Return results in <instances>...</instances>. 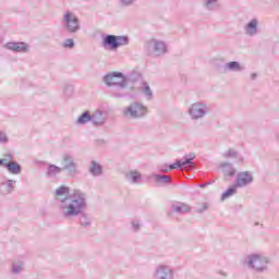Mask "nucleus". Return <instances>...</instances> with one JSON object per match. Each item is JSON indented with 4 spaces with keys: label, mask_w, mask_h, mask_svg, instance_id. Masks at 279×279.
Instances as JSON below:
<instances>
[{
    "label": "nucleus",
    "mask_w": 279,
    "mask_h": 279,
    "mask_svg": "<svg viewBox=\"0 0 279 279\" xmlns=\"http://www.w3.org/2000/svg\"><path fill=\"white\" fill-rule=\"evenodd\" d=\"M144 49L147 51V53H154L155 56H165V53H167V45L165 41H160L154 38L148 39L145 43Z\"/></svg>",
    "instance_id": "obj_6"
},
{
    "label": "nucleus",
    "mask_w": 279,
    "mask_h": 279,
    "mask_svg": "<svg viewBox=\"0 0 279 279\" xmlns=\"http://www.w3.org/2000/svg\"><path fill=\"white\" fill-rule=\"evenodd\" d=\"M4 49L15 51L16 53H27L29 51V44L23 41H10L4 45Z\"/></svg>",
    "instance_id": "obj_11"
},
{
    "label": "nucleus",
    "mask_w": 279,
    "mask_h": 279,
    "mask_svg": "<svg viewBox=\"0 0 279 279\" xmlns=\"http://www.w3.org/2000/svg\"><path fill=\"white\" fill-rule=\"evenodd\" d=\"M86 209H82L78 215L75 217H80V226L83 228H90V225L93 223V220L90 219V216L88 214L84 213Z\"/></svg>",
    "instance_id": "obj_18"
},
{
    "label": "nucleus",
    "mask_w": 279,
    "mask_h": 279,
    "mask_svg": "<svg viewBox=\"0 0 279 279\" xmlns=\"http://www.w3.org/2000/svg\"><path fill=\"white\" fill-rule=\"evenodd\" d=\"M195 158V153H190L189 155L184 156L183 159V165H189L191 167V169H193L195 167V162H193V159Z\"/></svg>",
    "instance_id": "obj_30"
},
{
    "label": "nucleus",
    "mask_w": 279,
    "mask_h": 279,
    "mask_svg": "<svg viewBox=\"0 0 279 279\" xmlns=\"http://www.w3.org/2000/svg\"><path fill=\"white\" fill-rule=\"evenodd\" d=\"M187 112L193 121L204 119L208 114V105L202 101L194 102L190 106Z\"/></svg>",
    "instance_id": "obj_7"
},
{
    "label": "nucleus",
    "mask_w": 279,
    "mask_h": 279,
    "mask_svg": "<svg viewBox=\"0 0 279 279\" xmlns=\"http://www.w3.org/2000/svg\"><path fill=\"white\" fill-rule=\"evenodd\" d=\"M141 90L148 101H151V99H154V92L151 90V87H149V84L144 83Z\"/></svg>",
    "instance_id": "obj_28"
},
{
    "label": "nucleus",
    "mask_w": 279,
    "mask_h": 279,
    "mask_svg": "<svg viewBox=\"0 0 279 279\" xmlns=\"http://www.w3.org/2000/svg\"><path fill=\"white\" fill-rule=\"evenodd\" d=\"M204 8H206V10H219L220 5H219V0H204L203 2Z\"/></svg>",
    "instance_id": "obj_27"
},
{
    "label": "nucleus",
    "mask_w": 279,
    "mask_h": 279,
    "mask_svg": "<svg viewBox=\"0 0 279 279\" xmlns=\"http://www.w3.org/2000/svg\"><path fill=\"white\" fill-rule=\"evenodd\" d=\"M63 47H65V49H73V47H75V41L71 38L65 39Z\"/></svg>",
    "instance_id": "obj_35"
},
{
    "label": "nucleus",
    "mask_w": 279,
    "mask_h": 279,
    "mask_svg": "<svg viewBox=\"0 0 279 279\" xmlns=\"http://www.w3.org/2000/svg\"><path fill=\"white\" fill-rule=\"evenodd\" d=\"M151 178L158 183V184H171V177L166 174H153Z\"/></svg>",
    "instance_id": "obj_24"
},
{
    "label": "nucleus",
    "mask_w": 279,
    "mask_h": 279,
    "mask_svg": "<svg viewBox=\"0 0 279 279\" xmlns=\"http://www.w3.org/2000/svg\"><path fill=\"white\" fill-rule=\"evenodd\" d=\"M92 119L90 111H85L77 118L76 125H86V123H90Z\"/></svg>",
    "instance_id": "obj_22"
},
{
    "label": "nucleus",
    "mask_w": 279,
    "mask_h": 279,
    "mask_svg": "<svg viewBox=\"0 0 279 279\" xmlns=\"http://www.w3.org/2000/svg\"><path fill=\"white\" fill-rule=\"evenodd\" d=\"M102 47H109L111 51L117 49V35H106L102 38Z\"/></svg>",
    "instance_id": "obj_15"
},
{
    "label": "nucleus",
    "mask_w": 279,
    "mask_h": 279,
    "mask_svg": "<svg viewBox=\"0 0 279 279\" xmlns=\"http://www.w3.org/2000/svg\"><path fill=\"white\" fill-rule=\"evenodd\" d=\"M92 123L95 128H101V125L106 124V116L104 111H96L92 114Z\"/></svg>",
    "instance_id": "obj_13"
},
{
    "label": "nucleus",
    "mask_w": 279,
    "mask_h": 279,
    "mask_svg": "<svg viewBox=\"0 0 279 279\" xmlns=\"http://www.w3.org/2000/svg\"><path fill=\"white\" fill-rule=\"evenodd\" d=\"M116 49H119V47H125L128 45H130V37H128V35H121V36H117L116 35Z\"/></svg>",
    "instance_id": "obj_25"
},
{
    "label": "nucleus",
    "mask_w": 279,
    "mask_h": 279,
    "mask_svg": "<svg viewBox=\"0 0 279 279\" xmlns=\"http://www.w3.org/2000/svg\"><path fill=\"white\" fill-rule=\"evenodd\" d=\"M119 1L123 8H130V5H134V3L136 2V0H119Z\"/></svg>",
    "instance_id": "obj_36"
},
{
    "label": "nucleus",
    "mask_w": 279,
    "mask_h": 279,
    "mask_svg": "<svg viewBox=\"0 0 279 279\" xmlns=\"http://www.w3.org/2000/svg\"><path fill=\"white\" fill-rule=\"evenodd\" d=\"M172 210L178 215H184L186 213H191V206L185 203H177V204H172Z\"/></svg>",
    "instance_id": "obj_17"
},
{
    "label": "nucleus",
    "mask_w": 279,
    "mask_h": 279,
    "mask_svg": "<svg viewBox=\"0 0 279 279\" xmlns=\"http://www.w3.org/2000/svg\"><path fill=\"white\" fill-rule=\"evenodd\" d=\"M62 27L66 34H77L81 29L80 19L77 15L68 11L62 19Z\"/></svg>",
    "instance_id": "obj_5"
},
{
    "label": "nucleus",
    "mask_w": 279,
    "mask_h": 279,
    "mask_svg": "<svg viewBox=\"0 0 279 279\" xmlns=\"http://www.w3.org/2000/svg\"><path fill=\"white\" fill-rule=\"evenodd\" d=\"M104 84L109 88H118V90H123L128 88V77L122 72H109L102 77Z\"/></svg>",
    "instance_id": "obj_3"
},
{
    "label": "nucleus",
    "mask_w": 279,
    "mask_h": 279,
    "mask_svg": "<svg viewBox=\"0 0 279 279\" xmlns=\"http://www.w3.org/2000/svg\"><path fill=\"white\" fill-rule=\"evenodd\" d=\"M236 189H239V187L234 183L225 193H222L221 199H228V197H232V195H236Z\"/></svg>",
    "instance_id": "obj_29"
},
{
    "label": "nucleus",
    "mask_w": 279,
    "mask_h": 279,
    "mask_svg": "<svg viewBox=\"0 0 279 279\" xmlns=\"http://www.w3.org/2000/svg\"><path fill=\"white\" fill-rule=\"evenodd\" d=\"M255 226H260V223L259 222H255Z\"/></svg>",
    "instance_id": "obj_47"
},
{
    "label": "nucleus",
    "mask_w": 279,
    "mask_h": 279,
    "mask_svg": "<svg viewBox=\"0 0 279 279\" xmlns=\"http://www.w3.org/2000/svg\"><path fill=\"white\" fill-rule=\"evenodd\" d=\"M239 153L233 148H230L227 153H225V158H238Z\"/></svg>",
    "instance_id": "obj_34"
},
{
    "label": "nucleus",
    "mask_w": 279,
    "mask_h": 279,
    "mask_svg": "<svg viewBox=\"0 0 279 279\" xmlns=\"http://www.w3.org/2000/svg\"><path fill=\"white\" fill-rule=\"evenodd\" d=\"M269 263H271L269 257L260 254H251L244 259V265L248 269H253L256 274H266V271H269Z\"/></svg>",
    "instance_id": "obj_2"
},
{
    "label": "nucleus",
    "mask_w": 279,
    "mask_h": 279,
    "mask_svg": "<svg viewBox=\"0 0 279 279\" xmlns=\"http://www.w3.org/2000/svg\"><path fill=\"white\" fill-rule=\"evenodd\" d=\"M125 178L131 184H138L141 182V172L138 171H130L125 174Z\"/></svg>",
    "instance_id": "obj_23"
},
{
    "label": "nucleus",
    "mask_w": 279,
    "mask_h": 279,
    "mask_svg": "<svg viewBox=\"0 0 279 279\" xmlns=\"http://www.w3.org/2000/svg\"><path fill=\"white\" fill-rule=\"evenodd\" d=\"M163 173H169V170H163Z\"/></svg>",
    "instance_id": "obj_46"
},
{
    "label": "nucleus",
    "mask_w": 279,
    "mask_h": 279,
    "mask_svg": "<svg viewBox=\"0 0 279 279\" xmlns=\"http://www.w3.org/2000/svg\"><path fill=\"white\" fill-rule=\"evenodd\" d=\"M0 143H8V135L3 132H0Z\"/></svg>",
    "instance_id": "obj_38"
},
{
    "label": "nucleus",
    "mask_w": 279,
    "mask_h": 279,
    "mask_svg": "<svg viewBox=\"0 0 279 279\" xmlns=\"http://www.w3.org/2000/svg\"><path fill=\"white\" fill-rule=\"evenodd\" d=\"M208 208V203H203L201 208L197 209V213L202 214Z\"/></svg>",
    "instance_id": "obj_40"
},
{
    "label": "nucleus",
    "mask_w": 279,
    "mask_h": 279,
    "mask_svg": "<svg viewBox=\"0 0 279 279\" xmlns=\"http://www.w3.org/2000/svg\"><path fill=\"white\" fill-rule=\"evenodd\" d=\"M14 184H16V181L14 180H8L5 183H2L0 186V193L2 195H10L14 191Z\"/></svg>",
    "instance_id": "obj_19"
},
{
    "label": "nucleus",
    "mask_w": 279,
    "mask_h": 279,
    "mask_svg": "<svg viewBox=\"0 0 279 279\" xmlns=\"http://www.w3.org/2000/svg\"><path fill=\"white\" fill-rule=\"evenodd\" d=\"M114 97H123L121 94H113Z\"/></svg>",
    "instance_id": "obj_44"
},
{
    "label": "nucleus",
    "mask_w": 279,
    "mask_h": 279,
    "mask_svg": "<svg viewBox=\"0 0 279 279\" xmlns=\"http://www.w3.org/2000/svg\"><path fill=\"white\" fill-rule=\"evenodd\" d=\"M88 171L92 175H94V178H99V175H104V167L95 160L90 161Z\"/></svg>",
    "instance_id": "obj_14"
},
{
    "label": "nucleus",
    "mask_w": 279,
    "mask_h": 279,
    "mask_svg": "<svg viewBox=\"0 0 279 279\" xmlns=\"http://www.w3.org/2000/svg\"><path fill=\"white\" fill-rule=\"evenodd\" d=\"M58 173H62V168L56 166V165H49L46 175H48V178H56V175H58Z\"/></svg>",
    "instance_id": "obj_26"
},
{
    "label": "nucleus",
    "mask_w": 279,
    "mask_h": 279,
    "mask_svg": "<svg viewBox=\"0 0 279 279\" xmlns=\"http://www.w3.org/2000/svg\"><path fill=\"white\" fill-rule=\"evenodd\" d=\"M225 71H231L233 73H239L243 71V66H241V63L239 61H231L227 64H225Z\"/></svg>",
    "instance_id": "obj_20"
},
{
    "label": "nucleus",
    "mask_w": 279,
    "mask_h": 279,
    "mask_svg": "<svg viewBox=\"0 0 279 279\" xmlns=\"http://www.w3.org/2000/svg\"><path fill=\"white\" fill-rule=\"evenodd\" d=\"M0 167H3V158H0Z\"/></svg>",
    "instance_id": "obj_45"
},
{
    "label": "nucleus",
    "mask_w": 279,
    "mask_h": 279,
    "mask_svg": "<svg viewBox=\"0 0 279 279\" xmlns=\"http://www.w3.org/2000/svg\"><path fill=\"white\" fill-rule=\"evenodd\" d=\"M220 168L222 169L225 178H234V175H236V169H234L230 162H222Z\"/></svg>",
    "instance_id": "obj_16"
},
{
    "label": "nucleus",
    "mask_w": 279,
    "mask_h": 279,
    "mask_svg": "<svg viewBox=\"0 0 279 279\" xmlns=\"http://www.w3.org/2000/svg\"><path fill=\"white\" fill-rule=\"evenodd\" d=\"M2 161H3L2 167H5V169H8V165H10L11 161L5 160L4 158H2Z\"/></svg>",
    "instance_id": "obj_41"
},
{
    "label": "nucleus",
    "mask_w": 279,
    "mask_h": 279,
    "mask_svg": "<svg viewBox=\"0 0 279 279\" xmlns=\"http://www.w3.org/2000/svg\"><path fill=\"white\" fill-rule=\"evenodd\" d=\"M182 167H185V165L183 159H180L169 166V171H173V169H182Z\"/></svg>",
    "instance_id": "obj_31"
},
{
    "label": "nucleus",
    "mask_w": 279,
    "mask_h": 279,
    "mask_svg": "<svg viewBox=\"0 0 279 279\" xmlns=\"http://www.w3.org/2000/svg\"><path fill=\"white\" fill-rule=\"evenodd\" d=\"M131 226H132L133 232H138V230H141V221L138 220H133L131 222Z\"/></svg>",
    "instance_id": "obj_37"
},
{
    "label": "nucleus",
    "mask_w": 279,
    "mask_h": 279,
    "mask_svg": "<svg viewBox=\"0 0 279 279\" xmlns=\"http://www.w3.org/2000/svg\"><path fill=\"white\" fill-rule=\"evenodd\" d=\"M244 32L246 36H256L258 34V20H251L245 26Z\"/></svg>",
    "instance_id": "obj_12"
},
{
    "label": "nucleus",
    "mask_w": 279,
    "mask_h": 279,
    "mask_svg": "<svg viewBox=\"0 0 279 279\" xmlns=\"http://www.w3.org/2000/svg\"><path fill=\"white\" fill-rule=\"evenodd\" d=\"M61 165H62V171H68L69 175H77L80 173V170H77V163L75 162V159H73V156L65 154L61 158Z\"/></svg>",
    "instance_id": "obj_8"
},
{
    "label": "nucleus",
    "mask_w": 279,
    "mask_h": 279,
    "mask_svg": "<svg viewBox=\"0 0 279 279\" xmlns=\"http://www.w3.org/2000/svg\"><path fill=\"white\" fill-rule=\"evenodd\" d=\"M256 77H258V74H256V73L251 74V80H256Z\"/></svg>",
    "instance_id": "obj_42"
},
{
    "label": "nucleus",
    "mask_w": 279,
    "mask_h": 279,
    "mask_svg": "<svg viewBox=\"0 0 279 279\" xmlns=\"http://www.w3.org/2000/svg\"><path fill=\"white\" fill-rule=\"evenodd\" d=\"M54 197L59 204V209L63 219H75L82 210L88 208V199L85 192L74 190L71 194L69 186L61 185L54 192Z\"/></svg>",
    "instance_id": "obj_1"
},
{
    "label": "nucleus",
    "mask_w": 279,
    "mask_h": 279,
    "mask_svg": "<svg viewBox=\"0 0 279 279\" xmlns=\"http://www.w3.org/2000/svg\"><path fill=\"white\" fill-rule=\"evenodd\" d=\"M13 274H21L23 271V262H17L12 264Z\"/></svg>",
    "instance_id": "obj_32"
},
{
    "label": "nucleus",
    "mask_w": 279,
    "mask_h": 279,
    "mask_svg": "<svg viewBox=\"0 0 279 279\" xmlns=\"http://www.w3.org/2000/svg\"><path fill=\"white\" fill-rule=\"evenodd\" d=\"M155 279H175V272L168 265H159L155 269Z\"/></svg>",
    "instance_id": "obj_10"
},
{
    "label": "nucleus",
    "mask_w": 279,
    "mask_h": 279,
    "mask_svg": "<svg viewBox=\"0 0 279 279\" xmlns=\"http://www.w3.org/2000/svg\"><path fill=\"white\" fill-rule=\"evenodd\" d=\"M3 158H4L8 162H13V160H14V155H12V154H5V155L3 156Z\"/></svg>",
    "instance_id": "obj_39"
},
{
    "label": "nucleus",
    "mask_w": 279,
    "mask_h": 279,
    "mask_svg": "<svg viewBox=\"0 0 279 279\" xmlns=\"http://www.w3.org/2000/svg\"><path fill=\"white\" fill-rule=\"evenodd\" d=\"M207 184H208V183L199 184V187H201V189H206Z\"/></svg>",
    "instance_id": "obj_43"
},
{
    "label": "nucleus",
    "mask_w": 279,
    "mask_h": 279,
    "mask_svg": "<svg viewBox=\"0 0 279 279\" xmlns=\"http://www.w3.org/2000/svg\"><path fill=\"white\" fill-rule=\"evenodd\" d=\"M7 170L13 175H19V173L23 171V167H21L16 161H11V163H7Z\"/></svg>",
    "instance_id": "obj_21"
},
{
    "label": "nucleus",
    "mask_w": 279,
    "mask_h": 279,
    "mask_svg": "<svg viewBox=\"0 0 279 279\" xmlns=\"http://www.w3.org/2000/svg\"><path fill=\"white\" fill-rule=\"evenodd\" d=\"M73 85H64L63 86V93L64 95H66V97H71V95H73Z\"/></svg>",
    "instance_id": "obj_33"
},
{
    "label": "nucleus",
    "mask_w": 279,
    "mask_h": 279,
    "mask_svg": "<svg viewBox=\"0 0 279 279\" xmlns=\"http://www.w3.org/2000/svg\"><path fill=\"white\" fill-rule=\"evenodd\" d=\"M254 182V174L251 171H242L236 174L234 184L238 189L250 186Z\"/></svg>",
    "instance_id": "obj_9"
},
{
    "label": "nucleus",
    "mask_w": 279,
    "mask_h": 279,
    "mask_svg": "<svg viewBox=\"0 0 279 279\" xmlns=\"http://www.w3.org/2000/svg\"><path fill=\"white\" fill-rule=\"evenodd\" d=\"M147 112L149 109L145 105L134 101L123 109L122 114L125 119H143Z\"/></svg>",
    "instance_id": "obj_4"
}]
</instances>
